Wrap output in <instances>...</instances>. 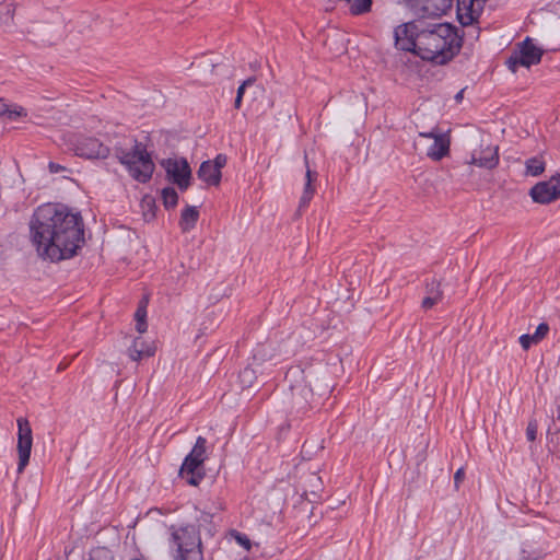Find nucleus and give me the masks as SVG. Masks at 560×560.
I'll use <instances>...</instances> for the list:
<instances>
[{
	"label": "nucleus",
	"mask_w": 560,
	"mask_h": 560,
	"mask_svg": "<svg viewBox=\"0 0 560 560\" xmlns=\"http://www.w3.org/2000/svg\"><path fill=\"white\" fill-rule=\"evenodd\" d=\"M30 235L40 258L51 262L70 259L84 244L83 219L62 205L45 203L30 220Z\"/></svg>",
	"instance_id": "obj_1"
},
{
	"label": "nucleus",
	"mask_w": 560,
	"mask_h": 560,
	"mask_svg": "<svg viewBox=\"0 0 560 560\" xmlns=\"http://www.w3.org/2000/svg\"><path fill=\"white\" fill-rule=\"evenodd\" d=\"M459 30L448 23H430L422 25L418 35L417 55L435 65H446L460 50L463 36Z\"/></svg>",
	"instance_id": "obj_2"
},
{
	"label": "nucleus",
	"mask_w": 560,
	"mask_h": 560,
	"mask_svg": "<svg viewBox=\"0 0 560 560\" xmlns=\"http://www.w3.org/2000/svg\"><path fill=\"white\" fill-rule=\"evenodd\" d=\"M173 560H203L202 542L195 525L171 527Z\"/></svg>",
	"instance_id": "obj_3"
},
{
	"label": "nucleus",
	"mask_w": 560,
	"mask_h": 560,
	"mask_svg": "<svg viewBox=\"0 0 560 560\" xmlns=\"http://www.w3.org/2000/svg\"><path fill=\"white\" fill-rule=\"evenodd\" d=\"M115 154L119 162L125 165L132 178L139 183H147L154 172V163L147 147L137 140L130 151L115 148Z\"/></svg>",
	"instance_id": "obj_4"
},
{
	"label": "nucleus",
	"mask_w": 560,
	"mask_h": 560,
	"mask_svg": "<svg viewBox=\"0 0 560 560\" xmlns=\"http://www.w3.org/2000/svg\"><path fill=\"white\" fill-rule=\"evenodd\" d=\"M542 54L544 51L533 43V39L526 37L517 45V50L513 51L505 63L509 70L515 73L520 67L529 68L534 65H538Z\"/></svg>",
	"instance_id": "obj_5"
},
{
	"label": "nucleus",
	"mask_w": 560,
	"mask_h": 560,
	"mask_svg": "<svg viewBox=\"0 0 560 560\" xmlns=\"http://www.w3.org/2000/svg\"><path fill=\"white\" fill-rule=\"evenodd\" d=\"M161 166L165 170L167 178L182 191L190 186L191 168L185 158L164 159Z\"/></svg>",
	"instance_id": "obj_6"
},
{
	"label": "nucleus",
	"mask_w": 560,
	"mask_h": 560,
	"mask_svg": "<svg viewBox=\"0 0 560 560\" xmlns=\"http://www.w3.org/2000/svg\"><path fill=\"white\" fill-rule=\"evenodd\" d=\"M422 25L423 22L418 20L397 26L394 32L396 47L417 55L418 35L422 31Z\"/></svg>",
	"instance_id": "obj_7"
},
{
	"label": "nucleus",
	"mask_w": 560,
	"mask_h": 560,
	"mask_svg": "<svg viewBox=\"0 0 560 560\" xmlns=\"http://www.w3.org/2000/svg\"><path fill=\"white\" fill-rule=\"evenodd\" d=\"M405 4L420 19L445 14L453 0H404Z\"/></svg>",
	"instance_id": "obj_8"
},
{
	"label": "nucleus",
	"mask_w": 560,
	"mask_h": 560,
	"mask_svg": "<svg viewBox=\"0 0 560 560\" xmlns=\"http://www.w3.org/2000/svg\"><path fill=\"white\" fill-rule=\"evenodd\" d=\"M18 453H19V464H18V472L21 474L24 468L27 466L30 462L32 445H33V436L32 429L30 422L25 418L18 419Z\"/></svg>",
	"instance_id": "obj_9"
},
{
	"label": "nucleus",
	"mask_w": 560,
	"mask_h": 560,
	"mask_svg": "<svg viewBox=\"0 0 560 560\" xmlns=\"http://www.w3.org/2000/svg\"><path fill=\"white\" fill-rule=\"evenodd\" d=\"M534 202L547 205L560 198V174L548 180L539 182L529 190Z\"/></svg>",
	"instance_id": "obj_10"
},
{
	"label": "nucleus",
	"mask_w": 560,
	"mask_h": 560,
	"mask_svg": "<svg viewBox=\"0 0 560 560\" xmlns=\"http://www.w3.org/2000/svg\"><path fill=\"white\" fill-rule=\"evenodd\" d=\"M73 150L78 156L84 159H106L109 148L94 137H80L77 139Z\"/></svg>",
	"instance_id": "obj_11"
},
{
	"label": "nucleus",
	"mask_w": 560,
	"mask_h": 560,
	"mask_svg": "<svg viewBox=\"0 0 560 560\" xmlns=\"http://www.w3.org/2000/svg\"><path fill=\"white\" fill-rule=\"evenodd\" d=\"M419 137L433 139V143L427 150V156L433 161H441L450 153V138L446 135L436 132L432 129L427 132H419Z\"/></svg>",
	"instance_id": "obj_12"
},
{
	"label": "nucleus",
	"mask_w": 560,
	"mask_h": 560,
	"mask_svg": "<svg viewBox=\"0 0 560 560\" xmlns=\"http://www.w3.org/2000/svg\"><path fill=\"white\" fill-rule=\"evenodd\" d=\"M207 440L198 436L190 453L185 457L180 467V474L198 470L207 459Z\"/></svg>",
	"instance_id": "obj_13"
},
{
	"label": "nucleus",
	"mask_w": 560,
	"mask_h": 560,
	"mask_svg": "<svg viewBox=\"0 0 560 560\" xmlns=\"http://www.w3.org/2000/svg\"><path fill=\"white\" fill-rule=\"evenodd\" d=\"M486 0H457V18L463 26H468L480 16Z\"/></svg>",
	"instance_id": "obj_14"
},
{
	"label": "nucleus",
	"mask_w": 560,
	"mask_h": 560,
	"mask_svg": "<svg viewBox=\"0 0 560 560\" xmlns=\"http://www.w3.org/2000/svg\"><path fill=\"white\" fill-rule=\"evenodd\" d=\"M292 408L296 412H304L312 407V399L314 397L312 388L304 382H299L290 386Z\"/></svg>",
	"instance_id": "obj_15"
},
{
	"label": "nucleus",
	"mask_w": 560,
	"mask_h": 560,
	"mask_svg": "<svg viewBox=\"0 0 560 560\" xmlns=\"http://www.w3.org/2000/svg\"><path fill=\"white\" fill-rule=\"evenodd\" d=\"M498 151V147H487L482 149L479 153H474L471 155V160L469 163L477 165L479 167L492 170L497 167V165L499 164Z\"/></svg>",
	"instance_id": "obj_16"
},
{
	"label": "nucleus",
	"mask_w": 560,
	"mask_h": 560,
	"mask_svg": "<svg viewBox=\"0 0 560 560\" xmlns=\"http://www.w3.org/2000/svg\"><path fill=\"white\" fill-rule=\"evenodd\" d=\"M304 160H305V164H306V173H305L306 180L304 184L302 197L300 199V205H299L300 210L303 208H306L308 206L310 201L312 200L314 192H315L313 182L316 180V178H317V172L312 171L308 167L307 155L304 156Z\"/></svg>",
	"instance_id": "obj_17"
},
{
	"label": "nucleus",
	"mask_w": 560,
	"mask_h": 560,
	"mask_svg": "<svg viewBox=\"0 0 560 560\" xmlns=\"http://www.w3.org/2000/svg\"><path fill=\"white\" fill-rule=\"evenodd\" d=\"M155 348L147 343L142 338L138 337L133 339L132 345L128 349V354L131 360L140 361L143 358L154 355Z\"/></svg>",
	"instance_id": "obj_18"
},
{
	"label": "nucleus",
	"mask_w": 560,
	"mask_h": 560,
	"mask_svg": "<svg viewBox=\"0 0 560 560\" xmlns=\"http://www.w3.org/2000/svg\"><path fill=\"white\" fill-rule=\"evenodd\" d=\"M197 175L201 180L211 186H218L221 182V172L215 168V165L210 163V160L201 163Z\"/></svg>",
	"instance_id": "obj_19"
},
{
	"label": "nucleus",
	"mask_w": 560,
	"mask_h": 560,
	"mask_svg": "<svg viewBox=\"0 0 560 560\" xmlns=\"http://www.w3.org/2000/svg\"><path fill=\"white\" fill-rule=\"evenodd\" d=\"M199 219V211L196 207L187 206L180 215L179 225L183 232H188L195 228Z\"/></svg>",
	"instance_id": "obj_20"
},
{
	"label": "nucleus",
	"mask_w": 560,
	"mask_h": 560,
	"mask_svg": "<svg viewBox=\"0 0 560 560\" xmlns=\"http://www.w3.org/2000/svg\"><path fill=\"white\" fill-rule=\"evenodd\" d=\"M525 165L526 174L530 176H539L545 171V161L539 156L528 159Z\"/></svg>",
	"instance_id": "obj_21"
},
{
	"label": "nucleus",
	"mask_w": 560,
	"mask_h": 560,
	"mask_svg": "<svg viewBox=\"0 0 560 560\" xmlns=\"http://www.w3.org/2000/svg\"><path fill=\"white\" fill-rule=\"evenodd\" d=\"M372 5V0H350V4L348 5L349 11L354 14L359 15L362 13H365L370 11Z\"/></svg>",
	"instance_id": "obj_22"
},
{
	"label": "nucleus",
	"mask_w": 560,
	"mask_h": 560,
	"mask_svg": "<svg viewBox=\"0 0 560 560\" xmlns=\"http://www.w3.org/2000/svg\"><path fill=\"white\" fill-rule=\"evenodd\" d=\"M162 199L166 209L176 207L178 195L173 187H166L162 190Z\"/></svg>",
	"instance_id": "obj_23"
},
{
	"label": "nucleus",
	"mask_w": 560,
	"mask_h": 560,
	"mask_svg": "<svg viewBox=\"0 0 560 560\" xmlns=\"http://www.w3.org/2000/svg\"><path fill=\"white\" fill-rule=\"evenodd\" d=\"M440 285L441 283L435 279H433L431 282H428L425 287L427 295L442 300L443 293L440 289Z\"/></svg>",
	"instance_id": "obj_24"
},
{
	"label": "nucleus",
	"mask_w": 560,
	"mask_h": 560,
	"mask_svg": "<svg viewBox=\"0 0 560 560\" xmlns=\"http://www.w3.org/2000/svg\"><path fill=\"white\" fill-rule=\"evenodd\" d=\"M9 114L10 117H20L25 116L26 113L23 107H19V109L10 110L8 104L3 98H0V115Z\"/></svg>",
	"instance_id": "obj_25"
},
{
	"label": "nucleus",
	"mask_w": 560,
	"mask_h": 560,
	"mask_svg": "<svg viewBox=\"0 0 560 560\" xmlns=\"http://www.w3.org/2000/svg\"><path fill=\"white\" fill-rule=\"evenodd\" d=\"M548 331H549L548 324L541 323L537 326L536 331L532 335L533 336L532 339H536L537 342H539L540 340H542L546 337Z\"/></svg>",
	"instance_id": "obj_26"
},
{
	"label": "nucleus",
	"mask_w": 560,
	"mask_h": 560,
	"mask_svg": "<svg viewBox=\"0 0 560 560\" xmlns=\"http://www.w3.org/2000/svg\"><path fill=\"white\" fill-rule=\"evenodd\" d=\"M183 477L185 475H189L190 477L187 478V482L191 486H198L200 483V481L203 479V474L202 472H199L198 470L194 471V472H184V474H180Z\"/></svg>",
	"instance_id": "obj_27"
},
{
	"label": "nucleus",
	"mask_w": 560,
	"mask_h": 560,
	"mask_svg": "<svg viewBox=\"0 0 560 560\" xmlns=\"http://www.w3.org/2000/svg\"><path fill=\"white\" fill-rule=\"evenodd\" d=\"M109 551L106 548H97L91 552L90 560H106Z\"/></svg>",
	"instance_id": "obj_28"
},
{
	"label": "nucleus",
	"mask_w": 560,
	"mask_h": 560,
	"mask_svg": "<svg viewBox=\"0 0 560 560\" xmlns=\"http://www.w3.org/2000/svg\"><path fill=\"white\" fill-rule=\"evenodd\" d=\"M533 336L525 334L520 337V343L524 350H527L530 348L533 343H538L536 339H532Z\"/></svg>",
	"instance_id": "obj_29"
},
{
	"label": "nucleus",
	"mask_w": 560,
	"mask_h": 560,
	"mask_svg": "<svg viewBox=\"0 0 560 560\" xmlns=\"http://www.w3.org/2000/svg\"><path fill=\"white\" fill-rule=\"evenodd\" d=\"M145 316H147V301L143 300L140 302V304L136 311L135 317H136V320L138 322L140 319L145 320Z\"/></svg>",
	"instance_id": "obj_30"
},
{
	"label": "nucleus",
	"mask_w": 560,
	"mask_h": 560,
	"mask_svg": "<svg viewBox=\"0 0 560 560\" xmlns=\"http://www.w3.org/2000/svg\"><path fill=\"white\" fill-rule=\"evenodd\" d=\"M234 537H235L236 541H237L242 547H244L246 550H249V549H250V546H252V545H250V540H249V538H248L246 535H244V534H241V533L236 532V533H235V535H234Z\"/></svg>",
	"instance_id": "obj_31"
},
{
	"label": "nucleus",
	"mask_w": 560,
	"mask_h": 560,
	"mask_svg": "<svg viewBox=\"0 0 560 560\" xmlns=\"http://www.w3.org/2000/svg\"><path fill=\"white\" fill-rule=\"evenodd\" d=\"M226 161H228V159H226V156L224 154H218L214 158V160H212V161L210 160V163L212 165H215V168H218V171L221 172V170L225 166Z\"/></svg>",
	"instance_id": "obj_32"
},
{
	"label": "nucleus",
	"mask_w": 560,
	"mask_h": 560,
	"mask_svg": "<svg viewBox=\"0 0 560 560\" xmlns=\"http://www.w3.org/2000/svg\"><path fill=\"white\" fill-rule=\"evenodd\" d=\"M537 434V424L536 422L530 421L526 429V436L528 441H535Z\"/></svg>",
	"instance_id": "obj_33"
},
{
	"label": "nucleus",
	"mask_w": 560,
	"mask_h": 560,
	"mask_svg": "<svg viewBox=\"0 0 560 560\" xmlns=\"http://www.w3.org/2000/svg\"><path fill=\"white\" fill-rule=\"evenodd\" d=\"M254 377V371L249 368H245L241 373H240V378H241V382L242 383H250L252 378Z\"/></svg>",
	"instance_id": "obj_34"
},
{
	"label": "nucleus",
	"mask_w": 560,
	"mask_h": 560,
	"mask_svg": "<svg viewBox=\"0 0 560 560\" xmlns=\"http://www.w3.org/2000/svg\"><path fill=\"white\" fill-rule=\"evenodd\" d=\"M441 300L433 298L431 295H427L422 301V307L424 310H429L433 307L435 304H438Z\"/></svg>",
	"instance_id": "obj_35"
},
{
	"label": "nucleus",
	"mask_w": 560,
	"mask_h": 560,
	"mask_svg": "<svg viewBox=\"0 0 560 560\" xmlns=\"http://www.w3.org/2000/svg\"><path fill=\"white\" fill-rule=\"evenodd\" d=\"M254 82H255V79H253V78H249V79L245 80L238 86L236 95H240V97H243L245 89L248 88V86H252L254 84Z\"/></svg>",
	"instance_id": "obj_36"
},
{
	"label": "nucleus",
	"mask_w": 560,
	"mask_h": 560,
	"mask_svg": "<svg viewBox=\"0 0 560 560\" xmlns=\"http://www.w3.org/2000/svg\"><path fill=\"white\" fill-rule=\"evenodd\" d=\"M464 478H465L464 469L463 468L457 469V471L454 475V483H455L456 489H458L459 483L464 480Z\"/></svg>",
	"instance_id": "obj_37"
},
{
	"label": "nucleus",
	"mask_w": 560,
	"mask_h": 560,
	"mask_svg": "<svg viewBox=\"0 0 560 560\" xmlns=\"http://www.w3.org/2000/svg\"><path fill=\"white\" fill-rule=\"evenodd\" d=\"M48 168H49L50 173H54V174L65 171L63 166H61L60 164L55 163V162H50L48 164Z\"/></svg>",
	"instance_id": "obj_38"
},
{
	"label": "nucleus",
	"mask_w": 560,
	"mask_h": 560,
	"mask_svg": "<svg viewBox=\"0 0 560 560\" xmlns=\"http://www.w3.org/2000/svg\"><path fill=\"white\" fill-rule=\"evenodd\" d=\"M147 322L144 319H140L137 322L136 328L137 330L142 334L147 330Z\"/></svg>",
	"instance_id": "obj_39"
},
{
	"label": "nucleus",
	"mask_w": 560,
	"mask_h": 560,
	"mask_svg": "<svg viewBox=\"0 0 560 560\" xmlns=\"http://www.w3.org/2000/svg\"><path fill=\"white\" fill-rule=\"evenodd\" d=\"M211 520H212V515H210L208 513H202L199 518L200 522H206V523H211Z\"/></svg>",
	"instance_id": "obj_40"
},
{
	"label": "nucleus",
	"mask_w": 560,
	"mask_h": 560,
	"mask_svg": "<svg viewBox=\"0 0 560 560\" xmlns=\"http://www.w3.org/2000/svg\"><path fill=\"white\" fill-rule=\"evenodd\" d=\"M242 98H243V97H240V95H236L235 101H234V107H235L236 109H240V108H241V105H242Z\"/></svg>",
	"instance_id": "obj_41"
},
{
	"label": "nucleus",
	"mask_w": 560,
	"mask_h": 560,
	"mask_svg": "<svg viewBox=\"0 0 560 560\" xmlns=\"http://www.w3.org/2000/svg\"><path fill=\"white\" fill-rule=\"evenodd\" d=\"M463 97V91L458 92L455 96L457 101H459Z\"/></svg>",
	"instance_id": "obj_42"
},
{
	"label": "nucleus",
	"mask_w": 560,
	"mask_h": 560,
	"mask_svg": "<svg viewBox=\"0 0 560 560\" xmlns=\"http://www.w3.org/2000/svg\"><path fill=\"white\" fill-rule=\"evenodd\" d=\"M558 419H560V408H558Z\"/></svg>",
	"instance_id": "obj_43"
}]
</instances>
